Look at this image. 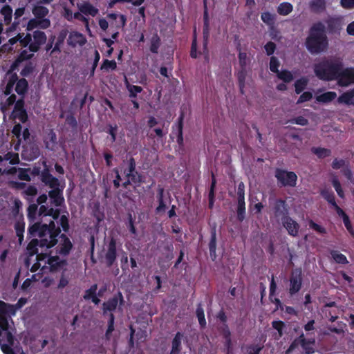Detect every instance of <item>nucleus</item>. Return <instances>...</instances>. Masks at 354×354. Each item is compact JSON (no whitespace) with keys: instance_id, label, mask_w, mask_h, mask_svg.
<instances>
[{"instance_id":"9b49d317","label":"nucleus","mask_w":354,"mask_h":354,"mask_svg":"<svg viewBox=\"0 0 354 354\" xmlns=\"http://www.w3.org/2000/svg\"><path fill=\"white\" fill-rule=\"evenodd\" d=\"M43 165L44 169L40 176L41 181L49 187L59 186L60 183L59 179L50 174L49 167L47 165L46 162L44 161Z\"/></svg>"},{"instance_id":"ea45409f","label":"nucleus","mask_w":354,"mask_h":354,"mask_svg":"<svg viewBox=\"0 0 354 354\" xmlns=\"http://www.w3.org/2000/svg\"><path fill=\"white\" fill-rule=\"evenodd\" d=\"M247 75V68H240V70L238 71L236 74V77L238 79L239 86L240 88V91L241 93H243V88L245 87V82Z\"/></svg>"},{"instance_id":"69168bd1","label":"nucleus","mask_w":354,"mask_h":354,"mask_svg":"<svg viewBox=\"0 0 354 354\" xmlns=\"http://www.w3.org/2000/svg\"><path fill=\"white\" fill-rule=\"evenodd\" d=\"M21 129L22 127L19 123L15 124L12 129V133L17 138L18 145L20 144L21 142Z\"/></svg>"},{"instance_id":"393cba45","label":"nucleus","mask_w":354,"mask_h":354,"mask_svg":"<svg viewBox=\"0 0 354 354\" xmlns=\"http://www.w3.org/2000/svg\"><path fill=\"white\" fill-rule=\"evenodd\" d=\"M209 255L212 261L216 259L217 255L216 250V229L214 228L211 230V237L209 243Z\"/></svg>"},{"instance_id":"f257e3e1","label":"nucleus","mask_w":354,"mask_h":354,"mask_svg":"<svg viewBox=\"0 0 354 354\" xmlns=\"http://www.w3.org/2000/svg\"><path fill=\"white\" fill-rule=\"evenodd\" d=\"M308 51L312 55H318L326 50L328 39L324 24L320 21L315 23L310 28L305 41Z\"/></svg>"},{"instance_id":"ddd939ff","label":"nucleus","mask_w":354,"mask_h":354,"mask_svg":"<svg viewBox=\"0 0 354 354\" xmlns=\"http://www.w3.org/2000/svg\"><path fill=\"white\" fill-rule=\"evenodd\" d=\"M32 37H33V42L29 45V50L37 53L39 50L41 46L46 42V35L44 32L37 30L33 32Z\"/></svg>"},{"instance_id":"bb28decb","label":"nucleus","mask_w":354,"mask_h":354,"mask_svg":"<svg viewBox=\"0 0 354 354\" xmlns=\"http://www.w3.org/2000/svg\"><path fill=\"white\" fill-rule=\"evenodd\" d=\"M80 11L85 15L95 17L98 13V9L94 7L89 2H85L79 6Z\"/></svg>"},{"instance_id":"f704fd0d","label":"nucleus","mask_w":354,"mask_h":354,"mask_svg":"<svg viewBox=\"0 0 354 354\" xmlns=\"http://www.w3.org/2000/svg\"><path fill=\"white\" fill-rule=\"evenodd\" d=\"M161 44V39L157 32L154 33L150 39L149 50L152 53L156 54Z\"/></svg>"},{"instance_id":"3c124183","label":"nucleus","mask_w":354,"mask_h":354,"mask_svg":"<svg viewBox=\"0 0 354 354\" xmlns=\"http://www.w3.org/2000/svg\"><path fill=\"white\" fill-rule=\"evenodd\" d=\"M332 185H333L334 189H335L337 195L340 198H344V192L342 188V185H341L339 180L336 177L333 178Z\"/></svg>"},{"instance_id":"603ef678","label":"nucleus","mask_w":354,"mask_h":354,"mask_svg":"<svg viewBox=\"0 0 354 354\" xmlns=\"http://www.w3.org/2000/svg\"><path fill=\"white\" fill-rule=\"evenodd\" d=\"M307 85V80L301 78L297 80L295 83V88L297 94L301 93L306 88Z\"/></svg>"},{"instance_id":"8fccbe9b","label":"nucleus","mask_w":354,"mask_h":354,"mask_svg":"<svg viewBox=\"0 0 354 354\" xmlns=\"http://www.w3.org/2000/svg\"><path fill=\"white\" fill-rule=\"evenodd\" d=\"M59 225L64 232H68L70 228L68 214L66 212V214H63L59 218Z\"/></svg>"},{"instance_id":"aec40b11","label":"nucleus","mask_w":354,"mask_h":354,"mask_svg":"<svg viewBox=\"0 0 354 354\" xmlns=\"http://www.w3.org/2000/svg\"><path fill=\"white\" fill-rule=\"evenodd\" d=\"M327 30L330 34L339 32L342 29V19L340 17H329L326 20Z\"/></svg>"},{"instance_id":"13d9d810","label":"nucleus","mask_w":354,"mask_h":354,"mask_svg":"<svg viewBox=\"0 0 354 354\" xmlns=\"http://www.w3.org/2000/svg\"><path fill=\"white\" fill-rule=\"evenodd\" d=\"M97 289V284L92 285L90 287V288H88V290H86L85 291L84 295L83 297L84 299L85 300L91 299V298H93V297L96 295Z\"/></svg>"},{"instance_id":"6e6d98bb","label":"nucleus","mask_w":354,"mask_h":354,"mask_svg":"<svg viewBox=\"0 0 354 354\" xmlns=\"http://www.w3.org/2000/svg\"><path fill=\"white\" fill-rule=\"evenodd\" d=\"M190 57L194 59H196L198 57L197 39H196V30H194L193 39H192V45H191Z\"/></svg>"},{"instance_id":"37998d69","label":"nucleus","mask_w":354,"mask_h":354,"mask_svg":"<svg viewBox=\"0 0 354 354\" xmlns=\"http://www.w3.org/2000/svg\"><path fill=\"white\" fill-rule=\"evenodd\" d=\"M312 152L315 154L319 158H324L331 155V151L329 149L323 147H313Z\"/></svg>"},{"instance_id":"f03ea898","label":"nucleus","mask_w":354,"mask_h":354,"mask_svg":"<svg viewBox=\"0 0 354 354\" xmlns=\"http://www.w3.org/2000/svg\"><path fill=\"white\" fill-rule=\"evenodd\" d=\"M342 66V60L324 57L313 65V71L319 80L336 81L338 73Z\"/></svg>"},{"instance_id":"423d86ee","label":"nucleus","mask_w":354,"mask_h":354,"mask_svg":"<svg viewBox=\"0 0 354 354\" xmlns=\"http://www.w3.org/2000/svg\"><path fill=\"white\" fill-rule=\"evenodd\" d=\"M337 85L342 87H346L354 84V67H341L336 80Z\"/></svg>"},{"instance_id":"338daca9","label":"nucleus","mask_w":354,"mask_h":354,"mask_svg":"<svg viewBox=\"0 0 354 354\" xmlns=\"http://www.w3.org/2000/svg\"><path fill=\"white\" fill-rule=\"evenodd\" d=\"M313 98V94L310 91L304 92L297 100V104H301L305 102H308Z\"/></svg>"},{"instance_id":"4d7b16f0","label":"nucleus","mask_w":354,"mask_h":354,"mask_svg":"<svg viewBox=\"0 0 354 354\" xmlns=\"http://www.w3.org/2000/svg\"><path fill=\"white\" fill-rule=\"evenodd\" d=\"M308 225H309L310 228H311L313 230L316 231L319 234H325L327 232L325 227H324L318 225L317 223H315L313 220H310L308 221Z\"/></svg>"},{"instance_id":"680f3d73","label":"nucleus","mask_w":354,"mask_h":354,"mask_svg":"<svg viewBox=\"0 0 354 354\" xmlns=\"http://www.w3.org/2000/svg\"><path fill=\"white\" fill-rule=\"evenodd\" d=\"M216 185V178L214 176V174L212 173V182H211V185H210V188L209 190V194H208L209 200H214Z\"/></svg>"},{"instance_id":"c85d7f7f","label":"nucleus","mask_w":354,"mask_h":354,"mask_svg":"<svg viewBox=\"0 0 354 354\" xmlns=\"http://www.w3.org/2000/svg\"><path fill=\"white\" fill-rule=\"evenodd\" d=\"M330 257L336 263L346 265L348 263L346 257L338 250H332L330 251Z\"/></svg>"},{"instance_id":"412c9836","label":"nucleus","mask_w":354,"mask_h":354,"mask_svg":"<svg viewBox=\"0 0 354 354\" xmlns=\"http://www.w3.org/2000/svg\"><path fill=\"white\" fill-rule=\"evenodd\" d=\"M183 333L178 331L171 340V349L169 354H180L182 350Z\"/></svg>"},{"instance_id":"f3484780","label":"nucleus","mask_w":354,"mask_h":354,"mask_svg":"<svg viewBox=\"0 0 354 354\" xmlns=\"http://www.w3.org/2000/svg\"><path fill=\"white\" fill-rule=\"evenodd\" d=\"M34 57V54L28 53L26 50H21L14 62L11 64L10 66V69L8 71V73H12L15 70L18 68L20 64L24 61H30Z\"/></svg>"},{"instance_id":"a211bd4d","label":"nucleus","mask_w":354,"mask_h":354,"mask_svg":"<svg viewBox=\"0 0 354 354\" xmlns=\"http://www.w3.org/2000/svg\"><path fill=\"white\" fill-rule=\"evenodd\" d=\"M86 41L85 36L77 31L71 32L67 40L68 44L72 47H76L77 46H83Z\"/></svg>"},{"instance_id":"7ed1b4c3","label":"nucleus","mask_w":354,"mask_h":354,"mask_svg":"<svg viewBox=\"0 0 354 354\" xmlns=\"http://www.w3.org/2000/svg\"><path fill=\"white\" fill-rule=\"evenodd\" d=\"M270 205L276 221L288 230V205L286 200L270 198Z\"/></svg>"},{"instance_id":"f8f14e48","label":"nucleus","mask_w":354,"mask_h":354,"mask_svg":"<svg viewBox=\"0 0 354 354\" xmlns=\"http://www.w3.org/2000/svg\"><path fill=\"white\" fill-rule=\"evenodd\" d=\"M314 344L315 339L308 340L304 337V335H301L297 339H295L289 345V353L294 350L296 345L300 344L306 354L313 353H314V348L313 347Z\"/></svg>"},{"instance_id":"72a5a7b5","label":"nucleus","mask_w":354,"mask_h":354,"mask_svg":"<svg viewBox=\"0 0 354 354\" xmlns=\"http://www.w3.org/2000/svg\"><path fill=\"white\" fill-rule=\"evenodd\" d=\"M39 246L41 248H44L41 245V240H38L37 239H32L27 245V251L30 256H33L38 253L37 247Z\"/></svg>"},{"instance_id":"5701e85b","label":"nucleus","mask_w":354,"mask_h":354,"mask_svg":"<svg viewBox=\"0 0 354 354\" xmlns=\"http://www.w3.org/2000/svg\"><path fill=\"white\" fill-rule=\"evenodd\" d=\"M14 228L16 232V235L18 237L19 243L21 245L24 241V233L25 230V222L22 214L15 222Z\"/></svg>"},{"instance_id":"e2e57ef3","label":"nucleus","mask_w":354,"mask_h":354,"mask_svg":"<svg viewBox=\"0 0 354 354\" xmlns=\"http://www.w3.org/2000/svg\"><path fill=\"white\" fill-rule=\"evenodd\" d=\"M342 218L343 220V223H344V226L346 228L347 231L353 237H354V230L353 228V226H352V224H351V222L350 221L348 216L346 214Z\"/></svg>"},{"instance_id":"58836bf2","label":"nucleus","mask_w":354,"mask_h":354,"mask_svg":"<svg viewBox=\"0 0 354 354\" xmlns=\"http://www.w3.org/2000/svg\"><path fill=\"white\" fill-rule=\"evenodd\" d=\"M35 68L36 65L35 63L31 61L27 62L20 72L21 76L24 78L28 77L34 73Z\"/></svg>"},{"instance_id":"2eb2a0df","label":"nucleus","mask_w":354,"mask_h":354,"mask_svg":"<svg viewBox=\"0 0 354 354\" xmlns=\"http://www.w3.org/2000/svg\"><path fill=\"white\" fill-rule=\"evenodd\" d=\"M281 64L279 59L272 56L270 59V70L277 74V77L284 82H288V69H283L281 71H279Z\"/></svg>"},{"instance_id":"dca6fc26","label":"nucleus","mask_w":354,"mask_h":354,"mask_svg":"<svg viewBox=\"0 0 354 354\" xmlns=\"http://www.w3.org/2000/svg\"><path fill=\"white\" fill-rule=\"evenodd\" d=\"M47 264L49 266L52 272H58L68 265L67 260L61 259L59 256H50L47 259Z\"/></svg>"},{"instance_id":"79ce46f5","label":"nucleus","mask_w":354,"mask_h":354,"mask_svg":"<svg viewBox=\"0 0 354 354\" xmlns=\"http://www.w3.org/2000/svg\"><path fill=\"white\" fill-rule=\"evenodd\" d=\"M38 211V205L37 204H30L27 209V217L30 222V224L32 223H35V221L36 219L37 212Z\"/></svg>"},{"instance_id":"a18cd8bd","label":"nucleus","mask_w":354,"mask_h":354,"mask_svg":"<svg viewBox=\"0 0 354 354\" xmlns=\"http://www.w3.org/2000/svg\"><path fill=\"white\" fill-rule=\"evenodd\" d=\"M237 50H239V53L238 55L239 58V63L240 68H246L248 67V65L250 64V59L248 57L247 53L245 52H241V46L239 45L237 46Z\"/></svg>"},{"instance_id":"b1692460","label":"nucleus","mask_w":354,"mask_h":354,"mask_svg":"<svg viewBox=\"0 0 354 354\" xmlns=\"http://www.w3.org/2000/svg\"><path fill=\"white\" fill-rule=\"evenodd\" d=\"M15 92L22 97H24L28 93L29 84L26 78L21 77L15 84Z\"/></svg>"},{"instance_id":"c756f323","label":"nucleus","mask_w":354,"mask_h":354,"mask_svg":"<svg viewBox=\"0 0 354 354\" xmlns=\"http://www.w3.org/2000/svg\"><path fill=\"white\" fill-rule=\"evenodd\" d=\"M337 97V93L335 91H327L316 97V100L320 103H328Z\"/></svg>"},{"instance_id":"2f4dec72","label":"nucleus","mask_w":354,"mask_h":354,"mask_svg":"<svg viewBox=\"0 0 354 354\" xmlns=\"http://www.w3.org/2000/svg\"><path fill=\"white\" fill-rule=\"evenodd\" d=\"M275 177L278 180V185L280 187L288 185V171L277 169Z\"/></svg>"},{"instance_id":"473e14b6","label":"nucleus","mask_w":354,"mask_h":354,"mask_svg":"<svg viewBox=\"0 0 354 354\" xmlns=\"http://www.w3.org/2000/svg\"><path fill=\"white\" fill-rule=\"evenodd\" d=\"M164 192L165 190L162 187L158 188L157 196L158 206L156 208V214L165 212L167 208L166 204L164 201Z\"/></svg>"},{"instance_id":"4be33fe9","label":"nucleus","mask_w":354,"mask_h":354,"mask_svg":"<svg viewBox=\"0 0 354 354\" xmlns=\"http://www.w3.org/2000/svg\"><path fill=\"white\" fill-rule=\"evenodd\" d=\"M339 104L354 106V88L347 91L340 95L337 98Z\"/></svg>"},{"instance_id":"4468645a","label":"nucleus","mask_w":354,"mask_h":354,"mask_svg":"<svg viewBox=\"0 0 354 354\" xmlns=\"http://www.w3.org/2000/svg\"><path fill=\"white\" fill-rule=\"evenodd\" d=\"M104 257L106 266L111 268L117 259V243L114 238L111 239Z\"/></svg>"},{"instance_id":"4c0bfd02","label":"nucleus","mask_w":354,"mask_h":354,"mask_svg":"<svg viewBox=\"0 0 354 354\" xmlns=\"http://www.w3.org/2000/svg\"><path fill=\"white\" fill-rule=\"evenodd\" d=\"M0 14L3 16L6 25L10 24L12 17V9L9 5H5L0 10Z\"/></svg>"},{"instance_id":"0e129e2a","label":"nucleus","mask_w":354,"mask_h":354,"mask_svg":"<svg viewBox=\"0 0 354 354\" xmlns=\"http://www.w3.org/2000/svg\"><path fill=\"white\" fill-rule=\"evenodd\" d=\"M299 225L289 217V234L296 236L299 230Z\"/></svg>"},{"instance_id":"052dcab7","label":"nucleus","mask_w":354,"mask_h":354,"mask_svg":"<svg viewBox=\"0 0 354 354\" xmlns=\"http://www.w3.org/2000/svg\"><path fill=\"white\" fill-rule=\"evenodd\" d=\"M272 326L278 332V338L282 337L283 329L285 327V324L282 321H273Z\"/></svg>"},{"instance_id":"6e6552de","label":"nucleus","mask_w":354,"mask_h":354,"mask_svg":"<svg viewBox=\"0 0 354 354\" xmlns=\"http://www.w3.org/2000/svg\"><path fill=\"white\" fill-rule=\"evenodd\" d=\"M48 234L47 224L41 223V222H35L30 224L28 228V237L32 238L39 236L41 240L46 239V236Z\"/></svg>"},{"instance_id":"7c9ffc66","label":"nucleus","mask_w":354,"mask_h":354,"mask_svg":"<svg viewBox=\"0 0 354 354\" xmlns=\"http://www.w3.org/2000/svg\"><path fill=\"white\" fill-rule=\"evenodd\" d=\"M129 178L130 179V181L133 183V186L135 187H140L141 184L145 183V176L138 172L136 170V168L135 169V171L132 172L129 176Z\"/></svg>"},{"instance_id":"774afa93","label":"nucleus","mask_w":354,"mask_h":354,"mask_svg":"<svg viewBox=\"0 0 354 354\" xmlns=\"http://www.w3.org/2000/svg\"><path fill=\"white\" fill-rule=\"evenodd\" d=\"M261 347L258 344H250L247 347V352L248 354H259Z\"/></svg>"},{"instance_id":"49530a36","label":"nucleus","mask_w":354,"mask_h":354,"mask_svg":"<svg viewBox=\"0 0 354 354\" xmlns=\"http://www.w3.org/2000/svg\"><path fill=\"white\" fill-rule=\"evenodd\" d=\"M196 314V317L198 318L200 326L202 328H205L206 326V320H205V317L204 310L202 307L201 304H199L197 306Z\"/></svg>"},{"instance_id":"e433bc0d","label":"nucleus","mask_w":354,"mask_h":354,"mask_svg":"<svg viewBox=\"0 0 354 354\" xmlns=\"http://www.w3.org/2000/svg\"><path fill=\"white\" fill-rule=\"evenodd\" d=\"M320 195L324 198L331 206H333L336 203L335 197L333 192L329 189H323L320 191Z\"/></svg>"},{"instance_id":"1a4fd4ad","label":"nucleus","mask_w":354,"mask_h":354,"mask_svg":"<svg viewBox=\"0 0 354 354\" xmlns=\"http://www.w3.org/2000/svg\"><path fill=\"white\" fill-rule=\"evenodd\" d=\"M58 236L60 241L55 248L56 254L62 257H67L71 253L73 245L66 234H61Z\"/></svg>"},{"instance_id":"20e7f679","label":"nucleus","mask_w":354,"mask_h":354,"mask_svg":"<svg viewBox=\"0 0 354 354\" xmlns=\"http://www.w3.org/2000/svg\"><path fill=\"white\" fill-rule=\"evenodd\" d=\"M124 303V297L122 292L118 291L112 297L109 298L106 301H104L102 304L103 315H106L108 313H113L118 307V310H121Z\"/></svg>"},{"instance_id":"c03bdc74","label":"nucleus","mask_w":354,"mask_h":354,"mask_svg":"<svg viewBox=\"0 0 354 354\" xmlns=\"http://www.w3.org/2000/svg\"><path fill=\"white\" fill-rule=\"evenodd\" d=\"M261 20L267 24L269 28L274 26L276 15L271 14L269 12H265L261 14Z\"/></svg>"},{"instance_id":"9d476101","label":"nucleus","mask_w":354,"mask_h":354,"mask_svg":"<svg viewBox=\"0 0 354 354\" xmlns=\"http://www.w3.org/2000/svg\"><path fill=\"white\" fill-rule=\"evenodd\" d=\"M48 196L50 198V203L55 207H62L64 205L65 199L63 194L64 187L56 186L50 187Z\"/></svg>"},{"instance_id":"5fc2aeb1","label":"nucleus","mask_w":354,"mask_h":354,"mask_svg":"<svg viewBox=\"0 0 354 354\" xmlns=\"http://www.w3.org/2000/svg\"><path fill=\"white\" fill-rule=\"evenodd\" d=\"M12 116L13 118L19 119L22 123H26L28 120V115L26 110H22L15 113H12Z\"/></svg>"},{"instance_id":"a19ab883","label":"nucleus","mask_w":354,"mask_h":354,"mask_svg":"<svg viewBox=\"0 0 354 354\" xmlns=\"http://www.w3.org/2000/svg\"><path fill=\"white\" fill-rule=\"evenodd\" d=\"M126 87H127V91H129V97L133 98V99L136 98L138 93H140L143 91V89L141 86L130 84L127 80H126Z\"/></svg>"},{"instance_id":"bf43d9fd","label":"nucleus","mask_w":354,"mask_h":354,"mask_svg":"<svg viewBox=\"0 0 354 354\" xmlns=\"http://www.w3.org/2000/svg\"><path fill=\"white\" fill-rule=\"evenodd\" d=\"M66 35V32H64V33L61 32L59 34V35L58 36L57 40L53 48L52 49L51 53L60 51V46L64 42Z\"/></svg>"},{"instance_id":"c9c22d12","label":"nucleus","mask_w":354,"mask_h":354,"mask_svg":"<svg viewBox=\"0 0 354 354\" xmlns=\"http://www.w3.org/2000/svg\"><path fill=\"white\" fill-rule=\"evenodd\" d=\"M309 5L311 10L314 12H321L326 9L325 0H313Z\"/></svg>"},{"instance_id":"a878e982","label":"nucleus","mask_w":354,"mask_h":354,"mask_svg":"<svg viewBox=\"0 0 354 354\" xmlns=\"http://www.w3.org/2000/svg\"><path fill=\"white\" fill-rule=\"evenodd\" d=\"M183 120H184V113L181 112L176 124V142L179 145H182L183 144Z\"/></svg>"},{"instance_id":"09e8293b","label":"nucleus","mask_w":354,"mask_h":354,"mask_svg":"<svg viewBox=\"0 0 354 354\" xmlns=\"http://www.w3.org/2000/svg\"><path fill=\"white\" fill-rule=\"evenodd\" d=\"M117 68V64L115 60H109V59H104L102 65H101V70H105V71H114Z\"/></svg>"},{"instance_id":"864d4df0","label":"nucleus","mask_w":354,"mask_h":354,"mask_svg":"<svg viewBox=\"0 0 354 354\" xmlns=\"http://www.w3.org/2000/svg\"><path fill=\"white\" fill-rule=\"evenodd\" d=\"M10 160V163L11 165H17L19 162V158L17 153H15L12 152H8L5 154L3 160Z\"/></svg>"},{"instance_id":"de8ad7c7","label":"nucleus","mask_w":354,"mask_h":354,"mask_svg":"<svg viewBox=\"0 0 354 354\" xmlns=\"http://www.w3.org/2000/svg\"><path fill=\"white\" fill-rule=\"evenodd\" d=\"M136 167V162L133 157H131L128 160V167L124 170V174L125 177L129 178V176L133 171Z\"/></svg>"},{"instance_id":"39448f33","label":"nucleus","mask_w":354,"mask_h":354,"mask_svg":"<svg viewBox=\"0 0 354 354\" xmlns=\"http://www.w3.org/2000/svg\"><path fill=\"white\" fill-rule=\"evenodd\" d=\"M49 239H43L41 240V245L46 246V248H52L55 246L57 243V237L61 234L60 227L56 226L54 221H50L47 224Z\"/></svg>"},{"instance_id":"cd10ccee","label":"nucleus","mask_w":354,"mask_h":354,"mask_svg":"<svg viewBox=\"0 0 354 354\" xmlns=\"http://www.w3.org/2000/svg\"><path fill=\"white\" fill-rule=\"evenodd\" d=\"M32 12L35 18L39 19H46V17L49 13V10L43 6L36 5L32 8Z\"/></svg>"},{"instance_id":"0eeeda50","label":"nucleus","mask_w":354,"mask_h":354,"mask_svg":"<svg viewBox=\"0 0 354 354\" xmlns=\"http://www.w3.org/2000/svg\"><path fill=\"white\" fill-rule=\"evenodd\" d=\"M302 284V270L295 268L292 270L289 277V294L294 295L299 291Z\"/></svg>"},{"instance_id":"6ab92c4d","label":"nucleus","mask_w":354,"mask_h":354,"mask_svg":"<svg viewBox=\"0 0 354 354\" xmlns=\"http://www.w3.org/2000/svg\"><path fill=\"white\" fill-rule=\"evenodd\" d=\"M50 26V21L48 19H39L37 18L31 19L27 24V30L31 31L36 28L46 29Z\"/></svg>"}]
</instances>
